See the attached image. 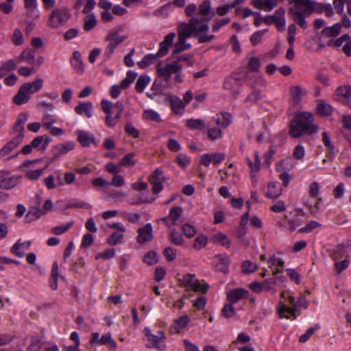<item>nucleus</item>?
<instances>
[{"label": "nucleus", "instance_id": "nucleus-48", "mask_svg": "<svg viewBox=\"0 0 351 351\" xmlns=\"http://www.w3.org/2000/svg\"><path fill=\"white\" fill-rule=\"evenodd\" d=\"M134 156V153L128 154L120 160V165L124 167L134 166L135 165V161L133 160Z\"/></svg>", "mask_w": 351, "mask_h": 351}, {"label": "nucleus", "instance_id": "nucleus-4", "mask_svg": "<svg viewBox=\"0 0 351 351\" xmlns=\"http://www.w3.org/2000/svg\"><path fill=\"white\" fill-rule=\"evenodd\" d=\"M290 4H293L289 12L293 20L303 29H306L308 23L305 18L315 12L314 1L311 0H289Z\"/></svg>", "mask_w": 351, "mask_h": 351}, {"label": "nucleus", "instance_id": "nucleus-15", "mask_svg": "<svg viewBox=\"0 0 351 351\" xmlns=\"http://www.w3.org/2000/svg\"><path fill=\"white\" fill-rule=\"evenodd\" d=\"M152 226L151 223H147L145 226L138 229V235L136 241L138 243H144L151 241L153 237Z\"/></svg>", "mask_w": 351, "mask_h": 351}, {"label": "nucleus", "instance_id": "nucleus-18", "mask_svg": "<svg viewBox=\"0 0 351 351\" xmlns=\"http://www.w3.org/2000/svg\"><path fill=\"white\" fill-rule=\"evenodd\" d=\"M74 147L75 144L72 142L58 144L52 150L53 156L54 158H58L62 155L66 154L69 151L73 149Z\"/></svg>", "mask_w": 351, "mask_h": 351}, {"label": "nucleus", "instance_id": "nucleus-64", "mask_svg": "<svg viewBox=\"0 0 351 351\" xmlns=\"http://www.w3.org/2000/svg\"><path fill=\"white\" fill-rule=\"evenodd\" d=\"M176 162L182 167H186L191 162L189 158L183 154H180L176 157Z\"/></svg>", "mask_w": 351, "mask_h": 351}, {"label": "nucleus", "instance_id": "nucleus-27", "mask_svg": "<svg viewBox=\"0 0 351 351\" xmlns=\"http://www.w3.org/2000/svg\"><path fill=\"white\" fill-rule=\"evenodd\" d=\"M21 177H10L2 180L0 182V188L9 190L14 188L19 182Z\"/></svg>", "mask_w": 351, "mask_h": 351}, {"label": "nucleus", "instance_id": "nucleus-31", "mask_svg": "<svg viewBox=\"0 0 351 351\" xmlns=\"http://www.w3.org/2000/svg\"><path fill=\"white\" fill-rule=\"evenodd\" d=\"M77 135L78 141L83 147H89L90 141L96 144L94 138H90L89 134L85 131L79 130L77 132Z\"/></svg>", "mask_w": 351, "mask_h": 351}, {"label": "nucleus", "instance_id": "nucleus-49", "mask_svg": "<svg viewBox=\"0 0 351 351\" xmlns=\"http://www.w3.org/2000/svg\"><path fill=\"white\" fill-rule=\"evenodd\" d=\"M319 328L318 325H315L314 327H311L307 330V331L301 335L299 339L300 343L306 342L309 338L313 335V333Z\"/></svg>", "mask_w": 351, "mask_h": 351}, {"label": "nucleus", "instance_id": "nucleus-63", "mask_svg": "<svg viewBox=\"0 0 351 351\" xmlns=\"http://www.w3.org/2000/svg\"><path fill=\"white\" fill-rule=\"evenodd\" d=\"M22 55L24 56L25 62L28 64H32L35 60V55L34 51L32 49H25L21 52Z\"/></svg>", "mask_w": 351, "mask_h": 351}, {"label": "nucleus", "instance_id": "nucleus-35", "mask_svg": "<svg viewBox=\"0 0 351 351\" xmlns=\"http://www.w3.org/2000/svg\"><path fill=\"white\" fill-rule=\"evenodd\" d=\"M317 110L322 116H329L332 112V108L328 104L320 101L317 106Z\"/></svg>", "mask_w": 351, "mask_h": 351}, {"label": "nucleus", "instance_id": "nucleus-17", "mask_svg": "<svg viewBox=\"0 0 351 351\" xmlns=\"http://www.w3.org/2000/svg\"><path fill=\"white\" fill-rule=\"evenodd\" d=\"M189 317L186 315H184L176 319L169 328V331L172 334H177L180 330L184 328L189 323Z\"/></svg>", "mask_w": 351, "mask_h": 351}, {"label": "nucleus", "instance_id": "nucleus-5", "mask_svg": "<svg viewBox=\"0 0 351 351\" xmlns=\"http://www.w3.org/2000/svg\"><path fill=\"white\" fill-rule=\"evenodd\" d=\"M43 80L38 78L34 82H27L23 84L16 95L14 97L13 101L16 105H23L27 103L31 94L38 92L43 86Z\"/></svg>", "mask_w": 351, "mask_h": 351}, {"label": "nucleus", "instance_id": "nucleus-47", "mask_svg": "<svg viewBox=\"0 0 351 351\" xmlns=\"http://www.w3.org/2000/svg\"><path fill=\"white\" fill-rule=\"evenodd\" d=\"M16 68V62H15L14 60H9L8 61H6L5 62H3L1 64V66H0V72H9L12 71Z\"/></svg>", "mask_w": 351, "mask_h": 351}, {"label": "nucleus", "instance_id": "nucleus-56", "mask_svg": "<svg viewBox=\"0 0 351 351\" xmlns=\"http://www.w3.org/2000/svg\"><path fill=\"white\" fill-rule=\"evenodd\" d=\"M12 42L15 45H21L23 43V36L19 29H15L12 36Z\"/></svg>", "mask_w": 351, "mask_h": 351}, {"label": "nucleus", "instance_id": "nucleus-46", "mask_svg": "<svg viewBox=\"0 0 351 351\" xmlns=\"http://www.w3.org/2000/svg\"><path fill=\"white\" fill-rule=\"evenodd\" d=\"M143 261L149 265H153L158 262L157 254L155 252L149 251L143 257Z\"/></svg>", "mask_w": 351, "mask_h": 351}, {"label": "nucleus", "instance_id": "nucleus-40", "mask_svg": "<svg viewBox=\"0 0 351 351\" xmlns=\"http://www.w3.org/2000/svg\"><path fill=\"white\" fill-rule=\"evenodd\" d=\"M219 261L217 265V269L223 273H227L228 271V267L230 262V258L227 256H219Z\"/></svg>", "mask_w": 351, "mask_h": 351}, {"label": "nucleus", "instance_id": "nucleus-21", "mask_svg": "<svg viewBox=\"0 0 351 351\" xmlns=\"http://www.w3.org/2000/svg\"><path fill=\"white\" fill-rule=\"evenodd\" d=\"M30 245L29 241L22 243L19 241L12 247L11 252L18 257H23L25 255V251L28 250Z\"/></svg>", "mask_w": 351, "mask_h": 351}, {"label": "nucleus", "instance_id": "nucleus-14", "mask_svg": "<svg viewBox=\"0 0 351 351\" xmlns=\"http://www.w3.org/2000/svg\"><path fill=\"white\" fill-rule=\"evenodd\" d=\"M149 182L153 185L152 191L155 193H158L163 189L162 181L164 180L163 172L162 170L157 169L153 174L149 177Z\"/></svg>", "mask_w": 351, "mask_h": 351}, {"label": "nucleus", "instance_id": "nucleus-34", "mask_svg": "<svg viewBox=\"0 0 351 351\" xmlns=\"http://www.w3.org/2000/svg\"><path fill=\"white\" fill-rule=\"evenodd\" d=\"M281 195V189H277L275 183L271 182L268 184L266 196L271 199H276Z\"/></svg>", "mask_w": 351, "mask_h": 351}, {"label": "nucleus", "instance_id": "nucleus-42", "mask_svg": "<svg viewBox=\"0 0 351 351\" xmlns=\"http://www.w3.org/2000/svg\"><path fill=\"white\" fill-rule=\"evenodd\" d=\"M158 57L157 53L156 55L154 54H147L144 58L138 62V65L141 68H145L147 66L153 64L156 60V58Z\"/></svg>", "mask_w": 351, "mask_h": 351}, {"label": "nucleus", "instance_id": "nucleus-60", "mask_svg": "<svg viewBox=\"0 0 351 351\" xmlns=\"http://www.w3.org/2000/svg\"><path fill=\"white\" fill-rule=\"evenodd\" d=\"M207 243V238L204 235L198 236L194 241V247L197 250H200L205 247Z\"/></svg>", "mask_w": 351, "mask_h": 351}, {"label": "nucleus", "instance_id": "nucleus-32", "mask_svg": "<svg viewBox=\"0 0 351 351\" xmlns=\"http://www.w3.org/2000/svg\"><path fill=\"white\" fill-rule=\"evenodd\" d=\"M182 208L180 206H175L170 209L169 217L171 221V224L176 225L178 221L181 217Z\"/></svg>", "mask_w": 351, "mask_h": 351}, {"label": "nucleus", "instance_id": "nucleus-62", "mask_svg": "<svg viewBox=\"0 0 351 351\" xmlns=\"http://www.w3.org/2000/svg\"><path fill=\"white\" fill-rule=\"evenodd\" d=\"M294 310L291 308L287 307L282 304L281 308L279 309V315L280 317L289 318L290 315H294Z\"/></svg>", "mask_w": 351, "mask_h": 351}, {"label": "nucleus", "instance_id": "nucleus-45", "mask_svg": "<svg viewBox=\"0 0 351 351\" xmlns=\"http://www.w3.org/2000/svg\"><path fill=\"white\" fill-rule=\"evenodd\" d=\"M73 221H70L64 226H58L53 227L51 232L56 235H60L69 230L73 225Z\"/></svg>", "mask_w": 351, "mask_h": 351}, {"label": "nucleus", "instance_id": "nucleus-13", "mask_svg": "<svg viewBox=\"0 0 351 351\" xmlns=\"http://www.w3.org/2000/svg\"><path fill=\"white\" fill-rule=\"evenodd\" d=\"M101 108L106 114L105 123L108 127L114 128L121 117L112 112V104L109 101H102Z\"/></svg>", "mask_w": 351, "mask_h": 351}, {"label": "nucleus", "instance_id": "nucleus-36", "mask_svg": "<svg viewBox=\"0 0 351 351\" xmlns=\"http://www.w3.org/2000/svg\"><path fill=\"white\" fill-rule=\"evenodd\" d=\"M213 241L215 243H219L228 248L230 247L231 242L227 236L221 232H219L213 236Z\"/></svg>", "mask_w": 351, "mask_h": 351}, {"label": "nucleus", "instance_id": "nucleus-28", "mask_svg": "<svg viewBox=\"0 0 351 351\" xmlns=\"http://www.w3.org/2000/svg\"><path fill=\"white\" fill-rule=\"evenodd\" d=\"M59 272H58V266L56 262L53 263L51 276L49 279L50 287L53 290H56L58 289V279Z\"/></svg>", "mask_w": 351, "mask_h": 351}, {"label": "nucleus", "instance_id": "nucleus-57", "mask_svg": "<svg viewBox=\"0 0 351 351\" xmlns=\"http://www.w3.org/2000/svg\"><path fill=\"white\" fill-rule=\"evenodd\" d=\"M74 208L90 209L91 208V206L86 202H77V201L71 202L66 205V208Z\"/></svg>", "mask_w": 351, "mask_h": 351}, {"label": "nucleus", "instance_id": "nucleus-43", "mask_svg": "<svg viewBox=\"0 0 351 351\" xmlns=\"http://www.w3.org/2000/svg\"><path fill=\"white\" fill-rule=\"evenodd\" d=\"M170 237L171 243H173L174 245H181L184 242V239L182 234L176 229L171 230Z\"/></svg>", "mask_w": 351, "mask_h": 351}, {"label": "nucleus", "instance_id": "nucleus-33", "mask_svg": "<svg viewBox=\"0 0 351 351\" xmlns=\"http://www.w3.org/2000/svg\"><path fill=\"white\" fill-rule=\"evenodd\" d=\"M186 125L191 130H201L205 128L204 120L199 119H189L186 121Z\"/></svg>", "mask_w": 351, "mask_h": 351}, {"label": "nucleus", "instance_id": "nucleus-59", "mask_svg": "<svg viewBox=\"0 0 351 351\" xmlns=\"http://www.w3.org/2000/svg\"><path fill=\"white\" fill-rule=\"evenodd\" d=\"M143 116L145 119L151 120L154 121H160V115L152 110H147L144 112Z\"/></svg>", "mask_w": 351, "mask_h": 351}, {"label": "nucleus", "instance_id": "nucleus-2", "mask_svg": "<svg viewBox=\"0 0 351 351\" xmlns=\"http://www.w3.org/2000/svg\"><path fill=\"white\" fill-rule=\"evenodd\" d=\"M318 131V126L314 123L311 113L305 112L298 114L289 124V134L293 138H299L304 134L311 135Z\"/></svg>", "mask_w": 351, "mask_h": 351}, {"label": "nucleus", "instance_id": "nucleus-52", "mask_svg": "<svg viewBox=\"0 0 351 351\" xmlns=\"http://www.w3.org/2000/svg\"><path fill=\"white\" fill-rule=\"evenodd\" d=\"M241 269L243 273H252L257 269V266L250 261H245L243 263Z\"/></svg>", "mask_w": 351, "mask_h": 351}, {"label": "nucleus", "instance_id": "nucleus-6", "mask_svg": "<svg viewBox=\"0 0 351 351\" xmlns=\"http://www.w3.org/2000/svg\"><path fill=\"white\" fill-rule=\"evenodd\" d=\"M69 10L66 8L53 10L49 19V26L59 28L64 26L71 18Z\"/></svg>", "mask_w": 351, "mask_h": 351}, {"label": "nucleus", "instance_id": "nucleus-23", "mask_svg": "<svg viewBox=\"0 0 351 351\" xmlns=\"http://www.w3.org/2000/svg\"><path fill=\"white\" fill-rule=\"evenodd\" d=\"M232 116L228 112H222L217 115L216 123L221 129L226 128L231 123Z\"/></svg>", "mask_w": 351, "mask_h": 351}, {"label": "nucleus", "instance_id": "nucleus-10", "mask_svg": "<svg viewBox=\"0 0 351 351\" xmlns=\"http://www.w3.org/2000/svg\"><path fill=\"white\" fill-rule=\"evenodd\" d=\"M182 285L186 287L187 290H193L195 292L206 293L208 286L207 284L202 285L200 282L195 278V275L186 274L182 279H180Z\"/></svg>", "mask_w": 351, "mask_h": 351}, {"label": "nucleus", "instance_id": "nucleus-37", "mask_svg": "<svg viewBox=\"0 0 351 351\" xmlns=\"http://www.w3.org/2000/svg\"><path fill=\"white\" fill-rule=\"evenodd\" d=\"M43 214L42 210L39 208H35L31 210H29L25 215V221L27 223H30L37 219H38L41 215Z\"/></svg>", "mask_w": 351, "mask_h": 351}, {"label": "nucleus", "instance_id": "nucleus-53", "mask_svg": "<svg viewBox=\"0 0 351 351\" xmlns=\"http://www.w3.org/2000/svg\"><path fill=\"white\" fill-rule=\"evenodd\" d=\"M232 304H225L221 310L223 315L226 318H230L235 314V309Z\"/></svg>", "mask_w": 351, "mask_h": 351}, {"label": "nucleus", "instance_id": "nucleus-11", "mask_svg": "<svg viewBox=\"0 0 351 351\" xmlns=\"http://www.w3.org/2000/svg\"><path fill=\"white\" fill-rule=\"evenodd\" d=\"M250 86L253 91L246 97L245 102L256 103L262 97L261 93L265 87V82L262 77L258 76L250 83Z\"/></svg>", "mask_w": 351, "mask_h": 351}, {"label": "nucleus", "instance_id": "nucleus-20", "mask_svg": "<svg viewBox=\"0 0 351 351\" xmlns=\"http://www.w3.org/2000/svg\"><path fill=\"white\" fill-rule=\"evenodd\" d=\"M248 291L244 289L239 288V289H235L232 291H230L228 295L227 298L230 303H236L242 298H247L248 296Z\"/></svg>", "mask_w": 351, "mask_h": 351}, {"label": "nucleus", "instance_id": "nucleus-54", "mask_svg": "<svg viewBox=\"0 0 351 351\" xmlns=\"http://www.w3.org/2000/svg\"><path fill=\"white\" fill-rule=\"evenodd\" d=\"M247 65H248L249 69L252 71L257 72V71H258L260 66H261L260 60L256 57L250 58L249 59Z\"/></svg>", "mask_w": 351, "mask_h": 351}, {"label": "nucleus", "instance_id": "nucleus-25", "mask_svg": "<svg viewBox=\"0 0 351 351\" xmlns=\"http://www.w3.org/2000/svg\"><path fill=\"white\" fill-rule=\"evenodd\" d=\"M341 27L342 25L336 23L332 26L324 28L321 34L326 37H336L340 34Z\"/></svg>", "mask_w": 351, "mask_h": 351}, {"label": "nucleus", "instance_id": "nucleus-29", "mask_svg": "<svg viewBox=\"0 0 351 351\" xmlns=\"http://www.w3.org/2000/svg\"><path fill=\"white\" fill-rule=\"evenodd\" d=\"M25 8L27 9L28 14H30L34 19H38L39 12L36 10V0H24Z\"/></svg>", "mask_w": 351, "mask_h": 351}, {"label": "nucleus", "instance_id": "nucleus-38", "mask_svg": "<svg viewBox=\"0 0 351 351\" xmlns=\"http://www.w3.org/2000/svg\"><path fill=\"white\" fill-rule=\"evenodd\" d=\"M336 94L337 96L341 97L342 100H346V99L351 97V86H341L337 88Z\"/></svg>", "mask_w": 351, "mask_h": 351}, {"label": "nucleus", "instance_id": "nucleus-61", "mask_svg": "<svg viewBox=\"0 0 351 351\" xmlns=\"http://www.w3.org/2000/svg\"><path fill=\"white\" fill-rule=\"evenodd\" d=\"M125 132L129 135L134 138H138L139 136V132L136 128H134V126L130 123H128L125 126Z\"/></svg>", "mask_w": 351, "mask_h": 351}, {"label": "nucleus", "instance_id": "nucleus-12", "mask_svg": "<svg viewBox=\"0 0 351 351\" xmlns=\"http://www.w3.org/2000/svg\"><path fill=\"white\" fill-rule=\"evenodd\" d=\"M182 68V65L176 62L167 63L163 66L158 65L156 71L158 76L163 77L165 82L168 84L171 75L180 71Z\"/></svg>", "mask_w": 351, "mask_h": 351}, {"label": "nucleus", "instance_id": "nucleus-55", "mask_svg": "<svg viewBox=\"0 0 351 351\" xmlns=\"http://www.w3.org/2000/svg\"><path fill=\"white\" fill-rule=\"evenodd\" d=\"M182 229L185 236L188 238L193 237L196 233L195 227L189 223L184 224Z\"/></svg>", "mask_w": 351, "mask_h": 351}, {"label": "nucleus", "instance_id": "nucleus-30", "mask_svg": "<svg viewBox=\"0 0 351 351\" xmlns=\"http://www.w3.org/2000/svg\"><path fill=\"white\" fill-rule=\"evenodd\" d=\"M83 29L86 32H88L93 29L97 23L95 15L94 14H90L86 16L84 19Z\"/></svg>", "mask_w": 351, "mask_h": 351}, {"label": "nucleus", "instance_id": "nucleus-22", "mask_svg": "<svg viewBox=\"0 0 351 351\" xmlns=\"http://www.w3.org/2000/svg\"><path fill=\"white\" fill-rule=\"evenodd\" d=\"M252 4L258 10H271L277 6L276 0H253Z\"/></svg>", "mask_w": 351, "mask_h": 351}, {"label": "nucleus", "instance_id": "nucleus-26", "mask_svg": "<svg viewBox=\"0 0 351 351\" xmlns=\"http://www.w3.org/2000/svg\"><path fill=\"white\" fill-rule=\"evenodd\" d=\"M293 104H298L302 99L304 91L300 86H292L289 88Z\"/></svg>", "mask_w": 351, "mask_h": 351}, {"label": "nucleus", "instance_id": "nucleus-9", "mask_svg": "<svg viewBox=\"0 0 351 351\" xmlns=\"http://www.w3.org/2000/svg\"><path fill=\"white\" fill-rule=\"evenodd\" d=\"M247 76V72H246L243 76H240V75L237 73H232L231 75L228 76L225 79L223 86L225 89L230 90L237 95L239 93L240 88Z\"/></svg>", "mask_w": 351, "mask_h": 351}, {"label": "nucleus", "instance_id": "nucleus-44", "mask_svg": "<svg viewBox=\"0 0 351 351\" xmlns=\"http://www.w3.org/2000/svg\"><path fill=\"white\" fill-rule=\"evenodd\" d=\"M123 238V232H113L108 239V243L110 245H116L121 243Z\"/></svg>", "mask_w": 351, "mask_h": 351}, {"label": "nucleus", "instance_id": "nucleus-3", "mask_svg": "<svg viewBox=\"0 0 351 351\" xmlns=\"http://www.w3.org/2000/svg\"><path fill=\"white\" fill-rule=\"evenodd\" d=\"M28 114L21 113L18 115L16 123L10 132L14 137L0 149V159L8 156L21 143L25 136V124L27 121Z\"/></svg>", "mask_w": 351, "mask_h": 351}, {"label": "nucleus", "instance_id": "nucleus-39", "mask_svg": "<svg viewBox=\"0 0 351 351\" xmlns=\"http://www.w3.org/2000/svg\"><path fill=\"white\" fill-rule=\"evenodd\" d=\"M150 81L149 77L147 75H141L135 85V89L138 93H141Z\"/></svg>", "mask_w": 351, "mask_h": 351}, {"label": "nucleus", "instance_id": "nucleus-50", "mask_svg": "<svg viewBox=\"0 0 351 351\" xmlns=\"http://www.w3.org/2000/svg\"><path fill=\"white\" fill-rule=\"evenodd\" d=\"M266 32H267V29L258 31L254 33L250 38V42L252 45H256L259 44L261 41L262 37L263 36Z\"/></svg>", "mask_w": 351, "mask_h": 351}, {"label": "nucleus", "instance_id": "nucleus-24", "mask_svg": "<svg viewBox=\"0 0 351 351\" xmlns=\"http://www.w3.org/2000/svg\"><path fill=\"white\" fill-rule=\"evenodd\" d=\"M172 110L176 114H182L184 109V104L182 100L176 96H169Z\"/></svg>", "mask_w": 351, "mask_h": 351}, {"label": "nucleus", "instance_id": "nucleus-41", "mask_svg": "<svg viewBox=\"0 0 351 351\" xmlns=\"http://www.w3.org/2000/svg\"><path fill=\"white\" fill-rule=\"evenodd\" d=\"M137 77V73L131 71L127 73V76L121 82V87L127 88Z\"/></svg>", "mask_w": 351, "mask_h": 351}, {"label": "nucleus", "instance_id": "nucleus-51", "mask_svg": "<svg viewBox=\"0 0 351 351\" xmlns=\"http://www.w3.org/2000/svg\"><path fill=\"white\" fill-rule=\"evenodd\" d=\"M223 132L220 128H212L208 130V136L212 141L220 138Z\"/></svg>", "mask_w": 351, "mask_h": 351}, {"label": "nucleus", "instance_id": "nucleus-19", "mask_svg": "<svg viewBox=\"0 0 351 351\" xmlns=\"http://www.w3.org/2000/svg\"><path fill=\"white\" fill-rule=\"evenodd\" d=\"M75 112L79 115L90 118L93 112V104L91 102H80L75 108Z\"/></svg>", "mask_w": 351, "mask_h": 351}, {"label": "nucleus", "instance_id": "nucleus-7", "mask_svg": "<svg viewBox=\"0 0 351 351\" xmlns=\"http://www.w3.org/2000/svg\"><path fill=\"white\" fill-rule=\"evenodd\" d=\"M126 38V36H120L116 30L109 32L105 38V40L108 43V45L106 46L103 53L104 59H109L117 47L125 40Z\"/></svg>", "mask_w": 351, "mask_h": 351}, {"label": "nucleus", "instance_id": "nucleus-1", "mask_svg": "<svg viewBox=\"0 0 351 351\" xmlns=\"http://www.w3.org/2000/svg\"><path fill=\"white\" fill-rule=\"evenodd\" d=\"M214 15L211 12V3L205 0L199 5L197 14L192 16L188 23H180L177 27L178 40L174 45L172 54H178L189 49L191 45L186 43V40L193 36L197 38L199 43H208L214 38V35H206L209 29L208 22Z\"/></svg>", "mask_w": 351, "mask_h": 351}, {"label": "nucleus", "instance_id": "nucleus-16", "mask_svg": "<svg viewBox=\"0 0 351 351\" xmlns=\"http://www.w3.org/2000/svg\"><path fill=\"white\" fill-rule=\"evenodd\" d=\"M176 37V34L171 32L168 34L164 38V40L160 43V49L157 52L158 57L165 56L169 51V48L172 46Z\"/></svg>", "mask_w": 351, "mask_h": 351}, {"label": "nucleus", "instance_id": "nucleus-8", "mask_svg": "<svg viewBox=\"0 0 351 351\" xmlns=\"http://www.w3.org/2000/svg\"><path fill=\"white\" fill-rule=\"evenodd\" d=\"M144 331L152 348H154L158 351H163L167 348V345L165 343L167 337L164 331L158 330L157 334L154 335L148 327H145L144 328Z\"/></svg>", "mask_w": 351, "mask_h": 351}, {"label": "nucleus", "instance_id": "nucleus-58", "mask_svg": "<svg viewBox=\"0 0 351 351\" xmlns=\"http://www.w3.org/2000/svg\"><path fill=\"white\" fill-rule=\"evenodd\" d=\"M43 173V169H36L27 171L25 173V176L31 180H38Z\"/></svg>", "mask_w": 351, "mask_h": 351}]
</instances>
